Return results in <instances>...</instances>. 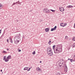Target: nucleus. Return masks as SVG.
Masks as SVG:
<instances>
[{
    "label": "nucleus",
    "instance_id": "nucleus-1",
    "mask_svg": "<svg viewBox=\"0 0 75 75\" xmlns=\"http://www.w3.org/2000/svg\"><path fill=\"white\" fill-rule=\"evenodd\" d=\"M47 54L50 56L53 55V53L52 51H51V47H48L47 48Z\"/></svg>",
    "mask_w": 75,
    "mask_h": 75
},
{
    "label": "nucleus",
    "instance_id": "nucleus-2",
    "mask_svg": "<svg viewBox=\"0 0 75 75\" xmlns=\"http://www.w3.org/2000/svg\"><path fill=\"white\" fill-rule=\"evenodd\" d=\"M62 48L60 47H57L55 51H54V52L55 54H57L58 53H60L61 52H62Z\"/></svg>",
    "mask_w": 75,
    "mask_h": 75
},
{
    "label": "nucleus",
    "instance_id": "nucleus-3",
    "mask_svg": "<svg viewBox=\"0 0 75 75\" xmlns=\"http://www.w3.org/2000/svg\"><path fill=\"white\" fill-rule=\"evenodd\" d=\"M43 11L45 13H49L50 12V10H48L47 8H45L43 10Z\"/></svg>",
    "mask_w": 75,
    "mask_h": 75
},
{
    "label": "nucleus",
    "instance_id": "nucleus-4",
    "mask_svg": "<svg viewBox=\"0 0 75 75\" xmlns=\"http://www.w3.org/2000/svg\"><path fill=\"white\" fill-rule=\"evenodd\" d=\"M64 72H67L68 70V67L67 66V64H65L64 65Z\"/></svg>",
    "mask_w": 75,
    "mask_h": 75
},
{
    "label": "nucleus",
    "instance_id": "nucleus-5",
    "mask_svg": "<svg viewBox=\"0 0 75 75\" xmlns=\"http://www.w3.org/2000/svg\"><path fill=\"white\" fill-rule=\"evenodd\" d=\"M3 60L5 62H8L9 59H8L7 57L6 58V56H5L4 57Z\"/></svg>",
    "mask_w": 75,
    "mask_h": 75
},
{
    "label": "nucleus",
    "instance_id": "nucleus-6",
    "mask_svg": "<svg viewBox=\"0 0 75 75\" xmlns=\"http://www.w3.org/2000/svg\"><path fill=\"white\" fill-rule=\"evenodd\" d=\"M20 37L18 36H16L14 38V40H18L20 38Z\"/></svg>",
    "mask_w": 75,
    "mask_h": 75
},
{
    "label": "nucleus",
    "instance_id": "nucleus-7",
    "mask_svg": "<svg viewBox=\"0 0 75 75\" xmlns=\"http://www.w3.org/2000/svg\"><path fill=\"white\" fill-rule=\"evenodd\" d=\"M59 10L60 11H64V8L62 7H59Z\"/></svg>",
    "mask_w": 75,
    "mask_h": 75
},
{
    "label": "nucleus",
    "instance_id": "nucleus-8",
    "mask_svg": "<svg viewBox=\"0 0 75 75\" xmlns=\"http://www.w3.org/2000/svg\"><path fill=\"white\" fill-rule=\"evenodd\" d=\"M56 28H57V26H55L54 28H51V31H53L54 30H55Z\"/></svg>",
    "mask_w": 75,
    "mask_h": 75
},
{
    "label": "nucleus",
    "instance_id": "nucleus-9",
    "mask_svg": "<svg viewBox=\"0 0 75 75\" xmlns=\"http://www.w3.org/2000/svg\"><path fill=\"white\" fill-rule=\"evenodd\" d=\"M14 41L15 44H17L19 42V40H14Z\"/></svg>",
    "mask_w": 75,
    "mask_h": 75
},
{
    "label": "nucleus",
    "instance_id": "nucleus-10",
    "mask_svg": "<svg viewBox=\"0 0 75 75\" xmlns=\"http://www.w3.org/2000/svg\"><path fill=\"white\" fill-rule=\"evenodd\" d=\"M62 64H63V63H61V62H60L59 63V67H61V66H62Z\"/></svg>",
    "mask_w": 75,
    "mask_h": 75
},
{
    "label": "nucleus",
    "instance_id": "nucleus-11",
    "mask_svg": "<svg viewBox=\"0 0 75 75\" xmlns=\"http://www.w3.org/2000/svg\"><path fill=\"white\" fill-rule=\"evenodd\" d=\"M45 31H46V32H48L49 31V28H47L45 29Z\"/></svg>",
    "mask_w": 75,
    "mask_h": 75
},
{
    "label": "nucleus",
    "instance_id": "nucleus-12",
    "mask_svg": "<svg viewBox=\"0 0 75 75\" xmlns=\"http://www.w3.org/2000/svg\"><path fill=\"white\" fill-rule=\"evenodd\" d=\"M11 55H8L7 57V58L9 59H11Z\"/></svg>",
    "mask_w": 75,
    "mask_h": 75
},
{
    "label": "nucleus",
    "instance_id": "nucleus-13",
    "mask_svg": "<svg viewBox=\"0 0 75 75\" xmlns=\"http://www.w3.org/2000/svg\"><path fill=\"white\" fill-rule=\"evenodd\" d=\"M60 26L61 27H64V23H60Z\"/></svg>",
    "mask_w": 75,
    "mask_h": 75
},
{
    "label": "nucleus",
    "instance_id": "nucleus-14",
    "mask_svg": "<svg viewBox=\"0 0 75 75\" xmlns=\"http://www.w3.org/2000/svg\"><path fill=\"white\" fill-rule=\"evenodd\" d=\"M50 11H52V12H53V13H55V10H53L52 9H50L49 10Z\"/></svg>",
    "mask_w": 75,
    "mask_h": 75
},
{
    "label": "nucleus",
    "instance_id": "nucleus-15",
    "mask_svg": "<svg viewBox=\"0 0 75 75\" xmlns=\"http://www.w3.org/2000/svg\"><path fill=\"white\" fill-rule=\"evenodd\" d=\"M29 67H25V68H24L23 70H27L28 69V68Z\"/></svg>",
    "mask_w": 75,
    "mask_h": 75
},
{
    "label": "nucleus",
    "instance_id": "nucleus-16",
    "mask_svg": "<svg viewBox=\"0 0 75 75\" xmlns=\"http://www.w3.org/2000/svg\"><path fill=\"white\" fill-rule=\"evenodd\" d=\"M73 6H72L69 5L67 6V7H68V8H72V7Z\"/></svg>",
    "mask_w": 75,
    "mask_h": 75
},
{
    "label": "nucleus",
    "instance_id": "nucleus-17",
    "mask_svg": "<svg viewBox=\"0 0 75 75\" xmlns=\"http://www.w3.org/2000/svg\"><path fill=\"white\" fill-rule=\"evenodd\" d=\"M37 71H40V68L39 67H38L36 68Z\"/></svg>",
    "mask_w": 75,
    "mask_h": 75
},
{
    "label": "nucleus",
    "instance_id": "nucleus-18",
    "mask_svg": "<svg viewBox=\"0 0 75 75\" xmlns=\"http://www.w3.org/2000/svg\"><path fill=\"white\" fill-rule=\"evenodd\" d=\"M67 24L66 23H64L63 27H65V26H66L67 25Z\"/></svg>",
    "mask_w": 75,
    "mask_h": 75
},
{
    "label": "nucleus",
    "instance_id": "nucleus-19",
    "mask_svg": "<svg viewBox=\"0 0 75 75\" xmlns=\"http://www.w3.org/2000/svg\"><path fill=\"white\" fill-rule=\"evenodd\" d=\"M3 6L1 5V4H0V8H2Z\"/></svg>",
    "mask_w": 75,
    "mask_h": 75
},
{
    "label": "nucleus",
    "instance_id": "nucleus-20",
    "mask_svg": "<svg viewBox=\"0 0 75 75\" xmlns=\"http://www.w3.org/2000/svg\"><path fill=\"white\" fill-rule=\"evenodd\" d=\"M72 40H73V41H75V37H73Z\"/></svg>",
    "mask_w": 75,
    "mask_h": 75
},
{
    "label": "nucleus",
    "instance_id": "nucleus-21",
    "mask_svg": "<svg viewBox=\"0 0 75 75\" xmlns=\"http://www.w3.org/2000/svg\"><path fill=\"white\" fill-rule=\"evenodd\" d=\"M73 47H74V48L75 47V42L74 43L73 45Z\"/></svg>",
    "mask_w": 75,
    "mask_h": 75
},
{
    "label": "nucleus",
    "instance_id": "nucleus-22",
    "mask_svg": "<svg viewBox=\"0 0 75 75\" xmlns=\"http://www.w3.org/2000/svg\"><path fill=\"white\" fill-rule=\"evenodd\" d=\"M55 45H54L53 46V50H54V49H55Z\"/></svg>",
    "mask_w": 75,
    "mask_h": 75
},
{
    "label": "nucleus",
    "instance_id": "nucleus-23",
    "mask_svg": "<svg viewBox=\"0 0 75 75\" xmlns=\"http://www.w3.org/2000/svg\"><path fill=\"white\" fill-rule=\"evenodd\" d=\"M4 53H7V52H6L5 51H4L3 52V53L4 54Z\"/></svg>",
    "mask_w": 75,
    "mask_h": 75
},
{
    "label": "nucleus",
    "instance_id": "nucleus-24",
    "mask_svg": "<svg viewBox=\"0 0 75 75\" xmlns=\"http://www.w3.org/2000/svg\"><path fill=\"white\" fill-rule=\"evenodd\" d=\"M32 54L33 55H34L35 54V51H34L32 53Z\"/></svg>",
    "mask_w": 75,
    "mask_h": 75
},
{
    "label": "nucleus",
    "instance_id": "nucleus-25",
    "mask_svg": "<svg viewBox=\"0 0 75 75\" xmlns=\"http://www.w3.org/2000/svg\"><path fill=\"white\" fill-rule=\"evenodd\" d=\"M9 39L10 40H11V41L12 40V39H11V38L10 37L9 38Z\"/></svg>",
    "mask_w": 75,
    "mask_h": 75
},
{
    "label": "nucleus",
    "instance_id": "nucleus-26",
    "mask_svg": "<svg viewBox=\"0 0 75 75\" xmlns=\"http://www.w3.org/2000/svg\"><path fill=\"white\" fill-rule=\"evenodd\" d=\"M30 69H31V68H29V69L27 70V71H30Z\"/></svg>",
    "mask_w": 75,
    "mask_h": 75
},
{
    "label": "nucleus",
    "instance_id": "nucleus-27",
    "mask_svg": "<svg viewBox=\"0 0 75 75\" xmlns=\"http://www.w3.org/2000/svg\"><path fill=\"white\" fill-rule=\"evenodd\" d=\"M68 36H66V37H65V39H68Z\"/></svg>",
    "mask_w": 75,
    "mask_h": 75
},
{
    "label": "nucleus",
    "instance_id": "nucleus-28",
    "mask_svg": "<svg viewBox=\"0 0 75 75\" xmlns=\"http://www.w3.org/2000/svg\"><path fill=\"white\" fill-rule=\"evenodd\" d=\"M72 60H73V59H70V62H72Z\"/></svg>",
    "mask_w": 75,
    "mask_h": 75
},
{
    "label": "nucleus",
    "instance_id": "nucleus-29",
    "mask_svg": "<svg viewBox=\"0 0 75 75\" xmlns=\"http://www.w3.org/2000/svg\"><path fill=\"white\" fill-rule=\"evenodd\" d=\"M17 2H16V3H14L13 4V5H15L16 3H17Z\"/></svg>",
    "mask_w": 75,
    "mask_h": 75
},
{
    "label": "nucleus",
    "instance_id": "nucleus-30",
    "mask_svg": "<svg viewBox=\"0 0 75 75\" xmlns=\"http://www.w3.org/2000/svg\"><path fill=\"white\" fill-rule=\"evenodd\" d=\"M57 75H60V73H59V72H58Z\"/></svg>",
    "mask_w": 75,
    "mask_h": 75
},
{
    "label": "nucleus",
    "instance_id": "nucleus-31",
    "mask_svg": "<svg viewBox=\"0 0 75 75\" xmlns=\"http://www.w3.org/2000/svg\"><path fill=\"white\" fill-rule=\"evenodd\" d=\"M51 42V40H50V41L49 42H48V44H50V42Z\"/></svg>",
    "mask_w": 75,
    "mask_h": 75
},
{
    "label": "nucleus",
    "instance_id": "nucleus-32",
    "mask_svg": "<svg viewBox=\"0 0 75 75\" xmlns=\"http://www.w3.org/2000/svg\"><path fill=\"white\" fill-rule=\"evenodd\" d=\"M1 30H0V35L1 34Z\"/></svg>",
    "mask_w": 75,
    "mask_h": 75
},
{
    "label": "nucleus",
    "instance_id": "nucleus-33",
    "mask_svg": "<svg viewBox=\"0 0 75 75\" xmlns=\"http://www.w3.org/2000/svg\"><path fill=\"white\" fill-rule=\"evenodd\" d=\"M7 42L8 43V39H7Z\"/></svg>",
    "mask_w": 75,
    "mask_h": 75
},
{
    "label": "nucleus",
    "instance_id": "nucleus-34",
    "mask_svg": "<svg viewBox=\"0 0 75 75\" xmlns=\"http://www.w3.org/2000/svg\"><path fill=\"white\" fill-rule=\"evenodd\" d=\"M11 43H13V41H12V40H11Z\"/></svg>",
    "mask_w": 75,
    "mask_h": 75
},
{
    "label": "nucleus",
    "instance_id": "nucleus-35",
    "mask_svg": "<svg viewBox=\"0 0 75 75\" xmlns=\"http://www.w3.org/2000/svg\"><path fill=\"white\" fill-rule=\"evenodd\" d=\"M21 50H19L18 51V52H21Z\"/></svg>",
    "mask_w": 75,
    "mask_h": 75
},
{
    "label": "nucleus",
    "instance_id": "nucleus-36",
    "mask_svg": "<svg viewBox=\"0 0 75 75\" xmlns=\"http://www.w3.org/2000/svg\"><path fill=\"white\" fill-rule=\"evenodd\" d=\"M7 51L9 50V49H6Z\"/></svg>",
    "mask_w": 75,
    "mask_h": 75
},
{
    "label": "nucleus",
    "instance_id": "nucleus-37",
    "mask_svg": "<svg viewBox=\"0 0 75 75\" xmlns=\"http://www.w3.org/2000/svg\"><path fill=\"white\" fill-rule=\"evenodd\" d=\"M72 61H73L74 62L75 61V60H74L73 59V60H72Z\"/></svg>",
    "mask_w": 75,
    "mask_h": 75
},
{
    "label": "nucleus",
    "instance_id": "nucleus-38",
    "mask_svg": "<svg viewBox=\"0 0 75 75\" xmlns=\"http://www.w3.org/2000/svg\"><path fill=\"white\" fill-rule=\"evenodd\" d=\"M42 62L41 61H40V63H41Z\"/></svg>",
    "mask_w": 75,
    "mask_h": 75
},
{
    "label": "nucleus",
    "instance_id": "nucleus-39",
    "mask_svg": "<svg viewBox=\"0 0 75 75\" xmlns=\"http://www.w3.org/2000/svg\"><path fill=\"white\" fill-rule=\"evenodd\" d=\"M18 2H19V3H21V2H20L19 1H18Z\"/></svg>",
    "mask_w": 75,
    "mask_h": 75
},
{
    "label": "nucleus",
    "instance_id": "nucleus-40",
    "mask_svg": "<svg viewBox=\"0 0 75 75\" xmlns=\"http://www.w3.org/2000/svg\"><path fill=\"white\" fill-rule=\"evenodd\" d=\"M74 26H75V23H74Z\"/></svg>",
    "mask_w": 75,
    "mask_h": 75
},
{
    "label": "nucleus",
    "instance_id": "nucleus-41",
    "mask_svg": "<svg viewBox=\"0 0 75 75\" xmlns=\"http://www.w3.org/2000/svg\"><path fill=\"white\" fill-rule=\"evenodd\" d=\"M1 72H2V70H1Z\"/></svg>",
    "mask_w": 75,
    "mask_h": 75
},
{
    "label": "nucleus",
    "instance_id": "nucleus-42",
    "mask_svg": "<svg viewBox=\"0 0 75 75\" xmlns=\"http://www.w3.org/2000/svg\"><path fill=\"white\" fill-rule=\"evenodd\" d=\"M70 59H69V58L68 59V60H69Z\"/></svg>",
    "mask_w": 75,
    "mask_h": 75
},
{
    "label": "nucleus",
    "instance_id": "nucleus-43",
    "mask_svg": "<svg viewBox=\"0 0 75 75\" xmlns=\"http://www.w3.org/2000/svg\"><path fill=\"white\" fill-rule=\"evenodd\" d=\"M74 27L75 28V26H74Z\"/></svg>",
    "mask_w": 75,
    "mask_h": 75
},
{
    "label": "nucleus",
    "instance_id": "nucleus-44",
    "mask_svg": "<svg viewBox=\"0 0 75 75\" xmlns=\"http://www.w3.org/2000/svg\"><path fill=\"white\" fill-rule=\"evenodd\" d=\"M30 11H31V10H30Z\"/></svg>",
    "mask_w": 75,
    "mask_h": 75
},
{
    "label": "nucleus",
    "instance_id": "nucleus-45",
    "mask_svg": "<svg viewBox=\"0 0 75 75\" xmlns=\"http://www.w3.org/2000/svg\"><path fill=\"white\" fill-rule=\"evenodd\" d=\"M3 72H2V73L3 74Z\"/></svg>",
    "mask_w": 75,
    "mask_h": 75
}]
</instances>
